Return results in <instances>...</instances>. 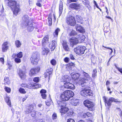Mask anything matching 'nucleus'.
<instances>
[{"label":"nucleus","instance_id":"f257e3e1","mask_svg":"<svg viewBox=\"0 0 122 122\" xmlns=\"http://www.w3.org/2000/svg\"><path fill=\"white\" fill-rule=\"evenodd\" d=\"M74 93L71 91L67 90L63 92L61 94L60 98L63 101H67L73 97Z\"/></svg>","mask_w":122,"mask_h":122},{"label":"nucleus","instance_id":"f03ea898","mask_svg":"<svg viewBox=\"0 0 122 122\" xmlns=\"http://www.w3.org/2000/svg\"><path fill=\"white\" fill-rule=\"evenodd\" d=\"M16 2L13 0H11L8 2V5L13 11L14 15H16L19 11L18 7L16 5Z\"/></svg>","mask_w":122,"mask_h":122},{"label":"nucleus","instance_id":"7ed1b4c3","mask_svg":"<svg viewBox=\"0 0 122 122\" xmlns=\"http://www.w3.org/2000/svg\"><path fill=\"white\" fill-rule=\"evenodd\" d=\"M22 19L24 25L26 27L28 30L29 31H32L34 29V26L31 22L29 21L28 16H25L23 17Z\"/></svg>","mask_w":122,"mask_h":122},{"label":"nucleus","instance_id":"20e7f679","mask_svg":"<svg viewBox=\"0 0 122 122\" xmlns=\"http://www.w3.org/2000/svg\"><path fill=\"white\" fill-rule=\"evenodd\" d=\"M84 77H80L79 78V80L78 83L79 85H81L82 87H83V84L85 85L86 81V80H89L91 79V77L87 73L83 72L82 73Z\"/></svg>","mask_w":122,"mask_h":122},{"label":"nucleus","instance_id":"39448f33","mask_svg":"<svg viewBox=\"0 0 122 122\" xmlns=\"http://www.w3.org/2000/svg\"><path fill=\"white\" fill-rule=\"evenodd\" d=\"M40 55L38 52L33 53L30 58L31 63L33 65L36 64L40 59Z\"/></svg>","mask_w":122,"mask_h":122},{"label":"nucleus","instance_id":"423d86ee","mask_svg":"<svg viewBox=\"0 0 122 122\" xmlns=\"http://www.w3.org/2000/svg\"><path fill=\"white\" fill-rule=\"evenodd\" d=\"M86 49V48L85 46H79L75 48L74 51L76 54L81 55L84 53Z\"/></svg>","mask_w":122,"mask_h":122},{"label":"nucleus","instance_id":"0eeeda50","mask_svg":"<svg viewBox=\"0 0 122 122\" xmlns=\"http://www.w3.org/2000/svg\"><path fill=\"white\" fill-rule=\"evenodd\" d=\"M66 22L71 26H74L76 23V21L74 17L71 16L67 18Z\"/></svg>","mask_w":122,"mask_h":122},{"label":"nucleus","instance_id":"6e6552de","mask_svg":"<svg viewBox=\"0 0 122 122\" xmlns=\"http://www.w3.org/2000/svg\"><path fill=\"white\" fill-rule=\"evenodd\" d=\"M103 99L104 102L106 103L108 106L110 105L111 103L112 102H118L117 99H115L114 98L112 97L110 98L108 100L105 97H103Z\"/></svg>","mask_w":122,"mask_h":122},{"label":"nucleus","instance_id":"1a4fd4ad","mask_svg":"<svg viewBox=\"0 0 122 122\" xmlns=\"http://www.w3.org/2000/svg\"><path fill=\"white\" fill-rule=\"evenodd\" d=\"M92 93V91L91 90L86 89L82 90L80 92L81 95L85 97H86L88 95L90 96Z\"/></svg>","mask_w":122,"mask_h":122},{"label":"nucleus","instance_id":"9d476101","mask_svg":"<svg viewBox=\"0 0 122 122\" xmlns=\"http://www.w3.org/2000/svg\"><path fill=\"white\" fill-rule=\"evenodd\" d=\"M70 46L72 47L79 43V41L77 38L74 37H72L69 39Z\"/></svg>","mask_w":122,"mask_h":122},{"label":"nucleus","instance_id":"9b49d317","mask_svg":"<svg viewBox=\"0 0 122 122\" xmlns=\"http://www.w3.org/2000/svg\"><path fill=\"white\" fill-rule=\"evenodd\" d=\"M40 67H37L35 68H32L29 72V74L30 76H32L33 75L36 74L39 72L40 70Z\"/></svg>","mask_w":122,"mask_h":122},{"label":"nucleus","instance_id":"f8f14e48","mask_svg":"<svg viewBox=\"0 0 122 122\" xmlns=\"http://www.w3.org/2000/svg\"><path fill=\"white\" fill-rule=\"evenodd\" d=\"M36 84L33 83H29L27 84H23L22 86L23 87H26L30 89H34L35 88Z\"/></svg>","mask_w":122,"mask_h":122},{"label":"nucleus","instance_id":"ddd939ff","mask_svg":"<svg viewBox=\"0 0 122 122\" xmlns=\"http://www.w3.org/2000/svg\"><path fill=\"white\" fill-rule=\"evenodd\" d=\"M18 75L20 78L22 79H25L26 77L25 72L24 71L21 70L20 69L18 72Z\"/></svg>","mask_w":122,"mask_h":122},{"label":"nucleus","instance_id":"4468645a","mask_svg":"<svg viewBox=\"0 0 122 122\" xmlns=\"http://www.w3.org/2000/svg\"><path fill=\"white\" fill-rule=\"evenodd\" d=\"M49 36H45L42 41V45L44 46H46L48 44L49 41Z\"/></svg>","mask_w":122,"mask_h":122},{"label":"nucleus","instance_id":"2eb2a0df","mask_svg":"<svg viewBox=\"0 0 122 122\" xmlns=\"http://www.w3.org/2000/svg\"><path fill=\"white\" fill-rule=\"evenodd\" d=\"M64 86L65 88H67L70 89H74L75 88L74 85L68 82L64 83Z\"/></svg>","mask_w":122,"mask_h":122},{"label":"nucleus","instance_id":"dca6fc26","mask_svg":"<svg viewBox=\"0 0 122 122\" xmlns=\"http://www.w3.org/2000/svg\"><path fill=\"white\" fill-rule=\"evenodd\" d=\"M52 71L53 69L51 68H49L47 69L46 72L44 74L45 77H48L49 79L50 76L52 73Z\"/></svg>","mask_w":122,"mask_h":122},{"label":"nucleus","instance_id":"f3484780","mask_svg":"<svg viewBox=\"0 0 122 122\" xmlns=\"http://www.w3.org/2000/svg\"><path fill=\"white\" fill-rule=\"evenodd\" d=\"M70 7L71 8L77 10L81 8V5L80 4L73 3L70 4Z\"/></svg>","mask_w":122,"mask_h":122},{"label":"nucleus","instance_id":"a211bd4d","mask_svg":"<svg viewBox=\"0 0 122 122\" xmlns=\"http://www.w3.org/2000/svg\"><path fill=\"white\" fill-rule=\"evenodd\" d=\"M76 30L81 33H83L85 32V30L80 25L77 24L76 26Z\"/></svg>","mask_w":122,"mask_h":122},{"label":"nucleus","instance_id":"6ab92c4d","mask_svg":"<svg viewBox=\"0 0 122 122\" xmlns=\"http://www.w3.org/2000/svg\"><path fill=\"white\" fill-rule=\"evenodd\" d=\"M8 44V42L6 41L4 42L2 45V49L3 52H5L7 51L9 48V46H7Z\"/></svg>","mask_w":122,"mask_h":122},{"label":"nucleus","instance_id":"aec40b11","mask_svg":"<svg viewBox=\"0 0 122 122\" xmlns=\"http://www.w3.org/2000/svg\"><path fill=\"white\" fill-rule=\"evenodd\" d=\"M69 110V109L66 107H62L60 110V112L62 116L67 113Z\"/></svg>","mask_w":122,"mask_h":122},{"label":"nucleus","instance_id":"412c9836","mask_svg":"<svg viewBox=\"0 0 122 122\" xmlns=\"http://www.w3.org/2000/svg\"><path fill=\"white\" fill-rule=\"evenodd\" d=\"M70 102L73 105L77 106L79 104V101L78 99H73L70 101Z\"/></svg>","mask_w":122,"mask_h":122},{"label":"nucleus","instance_id":"4be33fe9","mask_svg":"<svg viewBox=\"0 0 122 122\" xmlns=\"http://www.w3.org/2000/svg\"><path fill=\"white\" fill-rule=\"evenodd\" d=\"M76 18L77 21L81 23V24H82L84 21H86V20L85 19V18H82L79 15H76Z\"/></svg>","mask_w":122,"mask_h":122},{"label":"nucleus","instance_id":"5701e85b","mask_svg":"<svg viewBox=\"0 0 122 122\" xmlns=\"http://www.w3.org/2000/svg\"><path fill=\"white\" fill-rule=\"evenodd\" d=\"M56 44V42L54 40H52L49 45V47L51 49V51H53L55 49V45Z\"/></svg>","mask_w":122,"mask_h":122},{"label":"nucleus","instance_id":"b1692460","mask_svg":"<svg viewBox=\"0 0 122 122\" xmlns=\"http://www.w3.org/2000/svg\"><path fill=\"white\" fill-rule=\"evenodd\" d=\"M67 43L66 41H63L62 45L63 48L66 51H70V49L67 44Z\"/></svg>","mask_w":122,"mask_h":122},{"label":"nucleus","instance_id":"393cba45","mask_svg":"<svg viewBox=\"0 0 122 122\" xmlns=\"http://www.w3.org/2000/svg\"><path fill=\"white\" fill-rule=\"evenodd\" d=\"M70 80L69 76L67 75L63 76L61 79V81L65 82L66 83L69 81Z\"/></svg>","mask_w":122,"mask_h":122},{"label":"nucleus","instance_id":"a878e982","mask_svg":"<svg viewBox=\"0 0 122 122\" xmlns=\"http://www.w3.org/2000/svg\"><path fill=\"white\" fill-rule=\"evenodd\" d=\"M57 102L58 106L61 107V108L62 107H66V104L65 102L58 101Z\"/></svg>","mask_w":122,"mask_h":122},{"label":"nucleus","instance_id":"bb28decb","mask_svg":"<svg viewBox=\"0 0 122 122\" xmlns=\"http://www.w3.org/2000/svg\"><path fill=\"white\" fill-rule=\"evenodd\" d=\"M80 74L78 73H72L71 74L72 78L75 80L79 78V77H80Z\"/></svg>","mask_w":122,"mask_h":122},{"label":"nucleus","instance_id":"cd10ccee","mask_svg":"<svg viewBox=\"0 0 122 122\" xmlns=\"http://www.w3.org/2000/svg\"><path fill=\"white\" fill-rule=\"evenodd\" d=\"M77 37L78 38V40L79 43H81L83 42L85 38V36L83 34H81L78 36Z\"/></svg>","mask_w":122,"mask_h":122},{"label":"nucleus","instance_id":"c85d7f7f","mask_svg":"<svg viewBox=\"0 0 122 122\" xmlns=\"http://www.w3.org/2000/svg\"><path fill=\"white\" fill-rule=\"evenodd\" d=\"M49 51V50L48 48L44 47L42 48V53L43 55H47Z\"/></svg>","mask_w":122,"mask_h":122},{"label":"nucleus","instance_id":"c756f323","mask_svg":"<svg viewBox=\"0 0 122 122\" xmlns=\"http://www.w3.org/2000/svg\"><path fill=\"white\" fill-rule=\"evenodd\" d=\"M88 105V106H86L89 108V110L91 111L94 110V108L93 107L94 106L93 103L92 102L90 101V103H89Z\"/></svg>","mask_w":122,"mask_h":122},{"label":"nucleus","instance_id":"7c9ffc66","mask_svg":"<svg viewBox=\"0 0 122 122\" xmlns=\"http://www.w3.org/2000/svg\"><path fill=\"white\" fill-rule=\"evenodd\" d=\"M60 31V29L58 28H57L55 30L54 32L53 33L54 36L56 38L57 37L58 35V33Z\"/></svg>","mask_w":122,"mask_h":122},{"label":"nucleus","instance_id":"2f4dec72","mask_svg":"<svg viewBox=\"0 0 122 122\" xmlns=\"http://www.w3.org/2000/svg\"><path fill=\"white\" fill-rule=\"evenodd\" d=\"M5 99L6 102L7 103L8 105L10 107L11 101L10 97L7 96L5 98Z\"/></svg>","mask_w":122,"mask_h":122},{"label":"nucleus","instance_id":"473e14b6","mask_svg":"<svg viewBox=\"0 0 122 122\" xmlns=\"http://www.w3.org/2000/svg\"><path fill=\"white\" fill-rule=\"evenodd\" d=\"M63 7V3L62 2H60L59 7V11L60 14V15L62 13Z\"/></svg>","mask_w":122,"mask_h":122},{"label":"nucleus","instance_id":"72a5a7b5","mask_svg":"<svg viewBox=\"0 0 122 122\" xmlns=\"http://www.w3.org/2000/svg\"><path fill=\"white\" fill-rule=\"evenodd\" d=\"M15 44L17 47L19 48L20 47L21 44L20 42L18 40H17L15 41Z\"/></svg>","mask_w":122,"mask_h":122},{"label":"nucleus","instance_id":"f704fd0d","mask_svg":"<svg viewBox=\"0 0 122 122\" xmlns=\"http://www.w3.org/2000/svg\"><path fill=\"white\" fill-rule=\"evenodd\" d=\"M48 19L49 25H51L52 24V15L51 14L49 15Z\"/></svg>","mask_w":122,"mask_h":122},{"label":"nucleus","instance_id":"c9c22d12","mask_svg":"<svg viewBox=\"0 0 122 122\" xmlns=\"http://www.w3.org/2000/svg\"><path fill=\"white\" fill-rule=\"evenodd\" d=\"M33 109V107L31 106H29L28 107L26 112V113H28L31 112Z\"/></svg>","mask_w":122,"mask_h":122},{"label":"nucleus","instance_id":"e433bc0d","mask_svg":"<svg viewBox=\"0 0 122 122\" xmlns=\"http://www.w3.org/2000/svg\"><path fill=\"white\" fill-rule=\"evenodd\" d=\"M85 2L83 1V4L85 5L87 7H88L90 6L89 5V2L88 0H84Z\"/></svg>","mask_w":122,"mask_h":122},{"label":"nucleus","instance_id":"4c0bfd02","mask_svg":"<svg viewBox=\"0 0 122 122\" xmlns=\"http://www.w3.org/2000/svg\"><path fill=\"white\" fill-rule=\"evenodd\" d=\"M97 71L96 69H94L93 71V73L92 74V77H95L97 76Z\"/></svg>","mask_w":122,"mask_h":122},{"label":"nucleus","instance_id":"58836bf2","mask_svg":"<svg viewBox=\"0 0 122 122\" xmlns=\"http://www.w3.org/2000/svg\"><path fill=\"white\" fill-rule=\"evenodd\" d=\"M5 91L8 93H10L11 91V89L9 87L5 86L4 88Z\"/></svg>","mask_w":122,"mask_h":122},{"label":"nucleus","instance_id":"ea45409f","mask_svg":"<svg viewBox=\"0 0 122 122\" xmlns=\"http://www.w3.org/2000/svg\"><path fill=\"white\" fill-rule=\"evenodd\" d=\"M76 32L74 30H72L71 31V33H69V35L71 36H74L76 35Z\"/></svg>","mask_w":122,"mask_h":122},{"label":"nucleus","instance_id":"a19ab883","mask_svg":"<svg viewBox=\"0 0 122 122\" xmlns=\"http://www.w3.org/2000/svg\"><path fill=\"white\" fill-rule=\"evenodd\" d=\"M90 101L88 100H86L84 102V104L85 106H88V105Z\"/></svg>","mask_w":122,"mask_h":122},{"label":"nucleus","instance_id":"79ce46f5","mask_svg":"<svg viewBox=\"0 0 122 122\" xmlns=\"http://www.w3.org/2000/svg\"><path fill=\"white\" fill-rule=\"evenodd\" d=\"M6 15V14L4 12V9L3 8L1 10L0 12V15L2 16H5Z\"/></svg>","mask_w":122,"mask_h":122},{"label":"nucleus","instance_id":"37998d69","mask_svg":"<svg viewBox=\"0 0 122 122\" xmlns=\"http://www.w3.org/2000/svg\"><path fill=\"white\" fill-rule=\"evenodd\" d=\"M19 92L21 93L25 94L26 93V92L25 91V90L22 88H20L19 89Z\"/></svg>","mask_w":122,"mask_h":122},{"label":"nucleus","instance_id":"c03bdc74","mask_svg":"<svg viewBox=\"0 0 122 122\" xmlns=\"http://www.w3.org/2000/svg\"><path fill=\"white\" fill-rule=\"evenodd\" d=\"M39 80V78L37 77H35L33 79V81L36 82H38Z\"/></svg>","mask_w":122,"mask_h":122},{"label":"nucleus","instance_id":"a18cd8bd","mask_svg":"<svg viewBox=\"0 0 122 122\" xmlns=\"http://www.w3.org/2000/svg\"><path fill=\"white\" fill-rule=\"evenodd\" d=\"M51 64L53 65L54 66L56 64V61L54 59H53L51 61Z\"/></svg>","mask_w":122,"mask_h":122},{"label":"nucleus","instance_id":"49530a36","mask_svg":"<svg viewBox=\"0 0 122 122\" xmlns=\"http://www.w3.org/2000/svg\"><path fill=\"white\" fill-rule=\"evenodd\" d=\"M8 68L10 70H13V68L12 66V65L9 63H8Z\"/></svg>","mask_w":122,"mask_h":122},{"label":"nucleus","instance_id":"de8ad7c7","mask_svg":"<svg viewBox=\"0 0 122 122\" xmlns=\"http://www.w3.org/2000/svg\"><path fill=\"white\" fill-rule=\"evenodd\" d=\"M16 56L17 57L19 58H21L22 56V54L21 52H20L19 53L17 54Z\"/></svg>","mask_w":122,"mask_h":122},{"label":"nucleus","instance_id":"09e8293b","mask_svg":"<svg viewBox=\"0 0 122 122\" xmlns=\"http://www.w3.org/2000/svg\"><path fill=\"white\" fill-rule=\"evenodd\" d=\"M102 46L103 47H105L106 48H107V49H108L110 50H111V51L110 50L109 51V52H110V54L111 55L112 54V53L113 52V50H112V49L111 48L109 47H106L104 46Z\"/></svg>","mask_w":122,"mask_h":122},{"label":"nucleus","instance_id":"8fccbe9b","mask_svg":"<svg viewBox=\"0 0 122 122\" xmlns=\"http://www.w3.org/2000/svg\"><path fill=\"white\" fill-rule=\"evenodd\" d=\"M15 62L17 63H18L21 62V60L18 58H15Z\"/></svg>","mask_w":122,"mask_h":122},{"label":"nucleus","instance_id":"3c124183","mask_svg":"<svg viewBox=\"0 0 122 122\" xmlns=\"http://www.w3.org/2000/svg\"><path fill=\"white\" fill-rule=\"evenodd\" d=\"M67 112L68 115L67 116L70 115H72L74 113L73 111L71 110L68 111Z\"/></svg>","mask_w":122,"mask_h":122},{"label":"nucleus","instance_id":"603ef678","mask_svg":"<svg viewBox=\"0 0 122 122\" xmlns=\"http://www.w3.org/2000/svg\"><path fill=\"white\" fill-rule=\"evenodd\" d=\"M4 80L5 81V82L7 84H10V82L9 80H8V78L6 77L4 79Z\"/></svg>","mask_w":122,"mask_h":122},{"label":"nucleus","instance_id":"864d4df0","mask_svg":"<svg viewBox=\"0 0 122 122\" xmlns=\"http://www.w3.org/2000/svg\"><path fill=\"white\" fill-rule=\"evenodd\" d=\"M91 115V114L90 113L87 112L86 113H85L84 115V117H86V116H87L88 117H90V116Z\"/></svg>","mask_w":122,"mask_h":122},{"label":"nucleus","instance_id":"5fc2aeb1","mask_svg":"<svg viewBox=\"0 0 122 122\" xmlns=\"http://www.w3.org/2000/svg\"><path fill=\"white\" fill-rule=\"evenodd\" d=\"M57 117L56 114L54 113H53L52 116V118L53 119H56Z\"/></svg>","mask_w":122,"mask_h":122},{"label":"nucleus","instance_id":"6e6d98bb","mask_svg":"<svg viewBox=\"0 0 122 122\" xmlns=\"http://www.w3.org/2000/svg\"><path fill=\"white\" fill-rule=\"evenodd\" d=\"M68 65L69 66L71 67H74L75 66V64L72 62L70 63H69Z\"/></svg>","mask_w":122,"mask_h":122},{"label":"nucleus","instance_id":"4d7b16f0","mask_svg":"<svg viewBox=\"0 0 122 122\" xmlns=\"http://www.w3.org/2000/svg\"><path fill=\"white\" fill-rule=\"evenodd\" d=\"M77 0H67V1L68 3H70L71 2H76Z\"/></svg>","mask_w":122,"mask_h":122},{"label":"nucleus","instance_id":"13d9d810","mask_svg":"<svg viewBox=\"0 0 122 122\" xmlns=\"http://www.w3.org/2000/svg\"><path fill=\"white\" fill-rule=\"evenodd\" d=\"M69 58L67 57H65V58L64 60V61L66 63L68 62H69Z\"/></svg>","mask_w":122,"mask_h":122},{"label":"nucleus","instance_id":"bf43d9fd","mask_svg":"<svg viewBox=\"0 0 122 122\" xmlns=\"http://www.w3.org/2000/svg\"><path fill=\"white\" fill-rule=\"evenodd\" d=\"M67 122H75V121L74 119L70 118L67 120Z\"/></svg>","mask_w":122,"mask_h":122},{"label":"nucleus","instance_id":"052dcab7","mask_svg":"<svg viewBox=\"0 0 122 122\" xmlns=\"http://www.w3.org/2000/svg\"><path fill=\"white\" fill-rule=\"evenodd\" d=\"M41 87V85L39 84H37L36 85H35V88Z\"/></svg>","mask_w":122,"mask_h":122},{"label":"nucleus","instance_id":"680f3d73","mask_svg":"<svg viewBox=\"0 0 122 122\" xmlns=\"http://www.w3.org/2000/svg\"><path fill=\"white\" fill-rule=\"evenodd\" d=\"M0 62L2 63L3 64L4 63V58L3 57H2L0 58Z\"/></svg>","mask_w":122,"mask_h":122},{"label":"nucleus","instance_id":"e2e57ef3","mask_svg":"<svg viewBox=\"0 0 122 122\" xmlns=\"http://www.w3.org/2000/svg\"><path fill=\"white\" fill-rule=\"evenodd\" d=\"M46 92V90H44V89H42L40 91V93L41 94H45Z\"/></svg>","mask_w":122,"mask_h":122},{"label":"nucleus","instance_id":"0e129e2a","mask_svg":"<svg viewBox=\"0 0 122 122\" xmlns=\"http://www.w3.org/2000/svg\"><path fill=\"white\" fill-rule=\"evenodd\" d=\"M42 98L43 99H45L46 97V95L45 94H41Z\"/></svg>","mask_w":122,"mask_h":122},{"label":"nucleus","instance_id":"69168bd1","mask_svg":"<svg viewBox=\"0 0 122 122\" xmlns=\"http://www.w3.org/2000/svg\"><path fill=\"white\" fill-rule=\"evenodd\" d=\"M117 69L122 74V68L117 67Z\"/></svg>","mask_w":122,"mask_h":122},{"label":"nucleus","instance_id":"338daca9","mask_svg":"<svg viewBox=\"0 0 122 122\" xmlns=\"http://www.w3.org/2000/svg\"><path fill=\"white\" fill-rule=\"evenodd\" d=\"M41 4L37 2L36 4V5L38 6L39 7H41Z\"/></svg>","mask_w":122,"mask_h":122},{"label":"nucleus","instance_id":"774afa93","mask_svg":"<svg viewBox=\"0 0 122 122\" xmlns=\"http://www.w3.org/2000/svg\"><path fill=\"white\" fill-rule=\"evenodd\" d=\"M70 57L71 59L72 60H74L75 59L74 57L73 56L72 54H70Z\"/></svg>","mask_w":122,"mask_h":122}]
</instances>
